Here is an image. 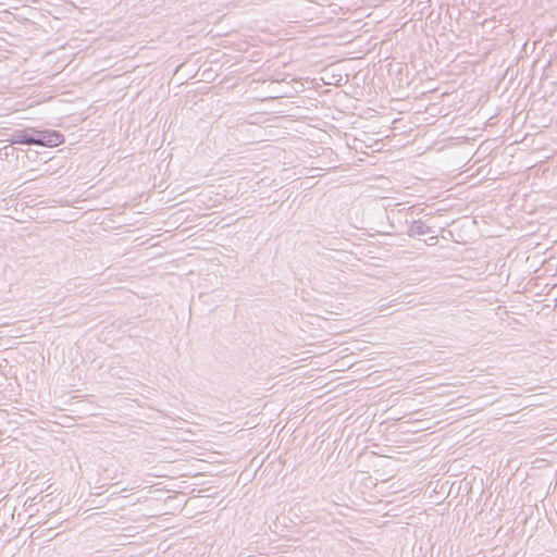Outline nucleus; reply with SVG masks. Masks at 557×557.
Returning <instances> with one entry per match:
<instances>
[{
  "instance_id": "obj_1",
  "label": "nucleus",
  "mask_w": 557,
  "mask_h": 557,
  "mask_svg": "<svg viewBox=\"0 0 557 557\" xmlns=\"http://www.w3.org/2000/svg\"><path fill=\"white\" fill-rule=\"evenodd\" d=\"M29 135H32L34 139H37L33 143V145L37 146L55 147L63 141V136L57 131H38L30 127Z\"/></svg>"
},
{
  "instance_id": "obj_2",
  "label": "nucleus",
  "mask_w": 557,
  "mask_h": 557,
  "mask_svg": "<svg viewBox=\"0 0 557 557\" xmlns=\"http://www.w3.org/2000/svg\"><path fill=\"white\" fill-rule=\"evenodd\" d=\"M30 133V127L24 128V129H15L11 134V138L9 141L12 145L20 144V145H33L37 139H34Z\"/></svg>"
},
{
  "instance_id": "obj_3",
  "label": "nucleus",
  "mask_w": 557,
  "mask_h": 557,
  "mask_svg": "<svg viewBox=\"0 0 557 557\" xmlns=\"http://www.w3.org/2000/svg\"><path fill=\"white\" fill-rule=\"evenodd\" d=\"M432 232V228L421 220L413 221L408 230L409 236H420Z\"/></svg>"
},
{
  "instance_id": "obj_4",
  "label": "nucleus",
  "mask_w": 557,
  "mask_h": 557,
  "mask_svg": "<svg viewBox=\"0 0 557 557\" xmlns=\"http://www.w3.org/2000/svg\"><path fill=\"white\" fill-rule=\"evenodd\" d=\"M430 239L436 242L437 240V236L433 235V236L430 237Z\"/></svg>"
}]
</instances>
